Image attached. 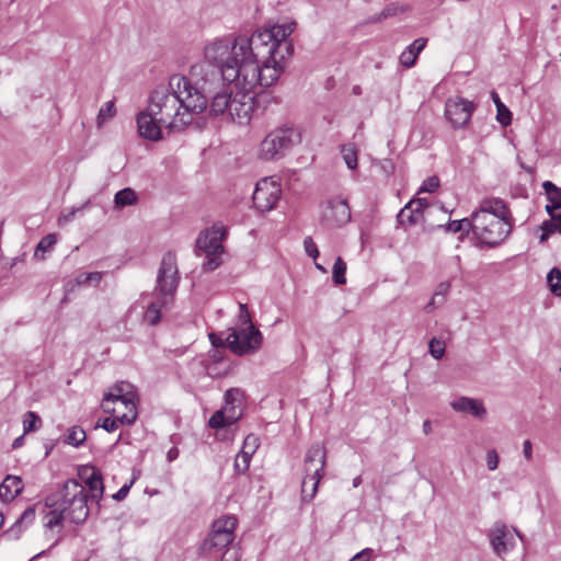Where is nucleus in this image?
I'll return each instance as SVG.
<instances>
[{
	"label": "nucleus",
	"instance_id": "obj_8",
	"mask_svg": "<svg viewBox=\"0 0 561 561\" xmlns=\"http://www.w3.org/2000/svg\"><path fill=\"white\" fill-rule=\"evenodd\" d=\"M325 449L319 444L312 445L305 458V477L301 482V497L311 501L318 491L319 482L324 473Z\"/></svg>",
	"mask_w": 561,
	"mask_h": 561
},
{
	"label": "nucleus",
	"instance_id": "obj_30",
	"mask_svg": "<svg viewBox=\"0 0 561 561\" xmlns=\"http://www.w3.org/2000/svg\"><path fill=\"white\" fill-rule=\"evenodd\" d=\"M56 236L53 233L43 237L36 245L34 256L36 259H43L44 253L53 249V247L56 244Z\"/></svg>",
	"mask_w": 561,
	"mask_h": 561
},
{
	"label": "nucleus",
	"instance_id": "obj_11",
	"mask_svg": "<svg viewBox=\"0 0 561 561\" xmlns=\"http://www.w3.org/2000/svg\"><path fill=\"white\" fill-rule=\"evenodd\" d=\"M239 89L233 94L228 116L239 125H248L257 110L256 93L254 88Z\"/></svg>",
	"mask_w": 561,
	"mask_h": 561
},
{
	"label": "nucleus",
	"instance_id": "obj_20",
	"mask_svg": "<svg viewBox=\"0 0 561 561\" xmlns=\"http://www.w3.org/2000/svg\"><path fill=\"white\" fill-rule=\"evenodd\" d=\"M23 491L22 479L18 476L8 474L0 484V500L11 502Z\"/></svg>",
	"mask_w": 561,
	"mask_h": 561
},
{
	"label": "nucleus",
	"instance_id": "obj_26",
	"mask_svg": "<svg viewBox=\"0 0 561 561\" xmlns=\"http://www.w3.org/2000/svg\"><path fill=\"white\" fill-rule=\"evenodd\" d=\"M341 154L348 169L355 170L357 168V149L355 144L343 145L341 147Z\"/></svg>",
	"mask_w": 561,
	"mask_h": 561
},
{
	"label": "nucleus",
	"instance_id": "obj_5",
	"mask_svg": "<svg viewBox=\"0 0 561 561\" xmlns=\"http://www.w3.org/2000/svg\"><path fill=\"white\" fill-rule=\"evenodd\" d=\"M473 236L480 245L495 248L512 231L513 217L507 205L501 198H484L474 210Z\"/></svg>",
	"mask_w": 561,
	"mask_h": 561
},
{
	"label": "nucleus",
	"instance_id": "obj_17",
	"mask_svg": "<svg viewBox=\"0 0 561 561\" xmlns=\"http://www.w3.org/2000/svg\"><path fill=\"white\" fill-rule=\"evenodd\" d=\"M136 122L140 137L151 141H158L162 138L161 128L164 127V125L160 124L156 116L151 114L147 108L137 115Z\"/></svg>",
	"mask_w": 561,
	"mask_h": 561
},
{
	"label": "nucleus",
	"instance_id": "obj_12",
	"mask_svg": "<svg viewBox=\"0 0 561 561\" xmlns=\"http://www.w3.org/2000/svg\"><path fill=\"white\" fill-rule=\"evenodd\" d=\"M282 190L279 184L267 178L256 183L253 192V204L255 208L262 213L270 211L274 208L280 198Z\"/></svg>",
	"mask_w": 561,
	"mask_h": 561
},
{
	"label": "nucleus",
	"instance_id": "obj_16",
	"mask_svg": "<svg viewBox=\"0 0 561 561\" xmlns=\"http://www.w3.org/2000/svg\"><path fill=\"white\" fill-rule=\"evenodd\" d=\"M489 538L494 553L499 557L506 554L515 545L512 533L502 523L494 524Z\"/></svg>",
	"mask_w": 561,
	"mask_h": 561
},
{
	"label": "nucleus",
	"instance_id": "obj_62",
	"mask_svg": "<svg viewBox=\"0 0 561 561\" xmlns=\"http://www.w3.org/2000/svg\"><path fill=\"white\" fill-rule=\"evenodd\" d=\"M23 440H24V435H22V436H20V437H18V438H15V439L13 440L12 448H19V447H21V446L23 445Z\"/></svg>",
	"mask_w": 561,
	"mask_h": 561
},
{
	"label": "nucleus",
	"instance_id": "obj_25",
	"mask_svg": "<svg viewBox=\"0 0 561 561\" xmlns=\"http://www.w3.org/2000/svg\"><path fill=\"white\" fill-rule=\"evenodd\" d=\"M491 98L497 108V115H496L497 121L503 126L510 125L511 121H512V113L510 112V110L501 102V99L495 91H492Z\"/></svg>",
	"mask_w": 561,
	"mask_h": 561
},
{
	"label": "nucleus",
	"instance_id": "obj_63",
	"mask_svg": "<svg viewBox=\"0 0 561 561\" xmlns=\"http://www.w3.org/2000/svg\"><path fill=\"white\" fill-rule=\"evenodd\" d=\"M362 483V477L360 476H357L353 479V486L354 488H358Z\"/></svg>",
	"mask_w": 561,
	"mask_h": 561
},
{
	"label": "nucleus",
	"instance_id": "obj_15",
	"mask_svg": "<svg viewBox=\"0 0 561 561\" xmlns=\"http://www.w3.org/2000/svg\"><path fill=\"white\" fill-rule=\"evenodd\" d=\"M227 229L222 224H214L210 228L202 231L196 240V248L204 254L208 252H224L222 240Z\"/></svg>",
	"mask_w": 561,
	"mask_h": 561
},
{
	"label": "nucleus",
	"instance_id": "obj_18",
	"mask_svg": "<svg viewBox=\"0 0 561 561\" xmlns=\"http://www.w3.org/2000/svg\"><path fill=\"white\" fill-rule=\"evenodd\" d=\"M79 477L85 482L91 495L89 499L99 503L103 496L104 484L102 473L94 467L85 466L79 469Z\"/></svg>",
	"mask_w": 561,
	"mask_h": 561
},
{
	"label": "nucleus",
	"instance_id": "obj_44",
	"mask_svg": "<svg viewBox=\"0 0 561 561\" xmlns=\"http://www.w3.org/2000/svg\"><path fill=\"white\" fill-rule=\"evenodd\" d=\"M225 359V351L224 350H217L211 348L208 352V358L205 360V363H215L222 365Z\"/></svg>",
	"mask_w": 561,
	"mask_h": 561
},
{
	"label": "nucleus",
	"instance_id": "obj_14",
	"mask_svg": "<svg viewBox=\"0 0 561 561\" xmlns=\"http://www.w3.org/2000/svg\"><path fill=\"white\" fill-rule=\"evenodd\" d=\"M351 220V208L346 199L333 197L321 213V221L328 228L341 227Z\"/></svg>",
	"mask_w": 561,
	"mask_h": 561
},
{
	"label": "nucleus",
	"instance_id": "obj_55",
	"mask_svg": "<svg viewBox=\"0 0 561 561\" xmlns=\"http://www.w3.org/2000/svg\"><path fill=\"white\" fill-rule=\"evenodd\" d=\"M523 455L526 460L530 461L533 458V445L529 439L524 440L523 443Z\"/></svg>",
	"mask_w": 561,
	"mask_h": 561
},
{
	"label": "nucleus",
	"instance_id": "obj_34",
	"mask_svg": "<svg viewBox=\"0 0 561 561\" xmlns=\"http://www.w3.org/2000/svg\"><path fill=\"white\" fill-rule=\"evenodd\" d=\"M423 215L420 213H415V208L407 205L403 209L400 210L398 215V220L401 224L409 222L410 225H415L422 218Z\"/></svg>",
	"mask_w": 561,
	"mask_h": 561
},
{
	"label": "nucleus",
	"instance_id": "obj_37",
	"mask_svg": "<svg viewBox=\"0 0 561 561\" xmlns=\"http://www.w3.org/2000/svg\"><path fill=\"white\" fill-rule=\"evenodd\" d=\"M115 103L114 101L106 102L99 111L98 125L102 126L107 119L115 115Z\"/></svg>",
	"mask_w": 561,
	"mask_h": 561
},
{
	"label": "nucleus",
	"instance_id": "obj_64",
	"mask_svg": "<svg viewBox=\"0 0 561 561\" xmlns=\"http://www.w3.org/2000/svg\"><path fill=\"white\" fill-rule=\"evenodd\" d=\"M221 411H225L226 414H239V412H237L236 409L231 410V405L228 407V411L226 410V407Z\"/></svg>",
	"mask_w": 561,
	"mask_h": 561
},
{
	"label": "nucleus",
	"instance_id": "obj_1",
	"mask_svg": "<svg viewBox=\"0 0 561 561\" xmlns=\"http://www.w3.org/2000/svg\"><path fill=\"white\" fill-rule=\"evenodd\" d=\"M295 23H284L242 34L216 38L204 47L203 60L191 67L193 91L202 94L211 115L230 112L231 84L249 89L273 85L294 53L289 36Z\"/></svg>",
	"mask_w": 561,
	"mask_h": 561
},
{
	"label": "nucleus",
	"instance_id": "obj_45",
	"mask_svg": "<svg viewBox=\"0 0 561 561\" xmlns=\"http://www.w3.org/2000/svg\"><path fill=\"white\" fill-rule=\"evenodd\" d=\"M304 247H305V251L306 253L312 257V259H317L318 255H319V250H318V247L317 244L314 243V241L312 240L311 237H306L305 240H304Z\"/></svg>",
	"mask_w": 561,
	"mask_h": 561
},
{
	"label": "nucleus",
	"instance_id": "obj_10",
	"mask_svg": "<svg viewBox=\"0 0 561 561\" xmlns=\"http://www.w3.org/2000/svg\"><path fill=\"white\" fill-rule=\"evenodd\" d=\"M227 348L234 355L244 356L256 353L263 343V335L253 324L230 329L226 336Z\"/></svg>",
	"mask_w": 561,
	"mask_h": 561
},
{
	"label": "nucleus",
	"instance_id": "obj_19",
	"mask_svg": "<svg viewBox=\"0 0 561 561\" xmlns=\"http://www.w3.org/2000/svg\"><path fill=\"white\" fill-rule=\"evenodd\" d=\"M451 408L457 412L469 413L476 417H483L486 413L482 401L468 397H460L450 403Z\"/></svg>",
	"mask_w": 561,
	"mask_h": 561
},
{
	"label": "nucleus",
	"instance_id": "obj_7",
	"mask_svg": "<svg viewBox=\"0 0 561 561\" xmlns=\"http://www.w3.org/2000/svg\"><path fill=\"white\" fill-rule=\"evenodd\" d=\"M300 141L301 131L299 128L294 126L277 128L262 140L260 156L266 161L279 159Z\"/></svg>",
	"mask_w": 561,
	"mask_h": 561
},
{
	"label": "nucleus",
	"instance_id": "obj_23",
	"mask_svg": "<svg viewBox=\"0 0 561 561\" xmlns=\"http://www.w3.org/2000/svg\"><path fill=\"white\" fill-rule=\"evenodd\" d=\"M242 416L241 410L239 414H226L225 411H216L208 420V425L211 428L218 430L228 425L234 424Z\"/></svg>",
	"mask_w": 561,
	"mask_h": 561
},
{
	"label": "nucleus",
	"instance_id": "obj_49",
	"mask_svg": "<svg viewBox=\"0 0 561 561\" xmlns=\"http://www.w3.org/2000/svg\"><path fill=\"white\" fill-rule=\"evenodd\" d=\"M121 414L116 415L115 417H105L101 424V427L105 430L106 432H114L118 427V423L121 421L118 420V416Z\"/></svg>",
	"mask_w": 561,
	"mask_h": 561
},
{
	"label": "nucleus",
	"instance_id": "obj_27",
	"mask_svg": "<svg viewBox=\"0 0 561 561\" xmlns=\"http://www.w3.org/2000/svg\"><path fill=\"white\" fill-rule=\"evenodd\" d=\"M547 283L550 288V291L557 296L561 297V270L558 267H552L547 275Z\"/></svg>",
	"mask_w": 561,
	"mask_h": 561
},
{
	"label": "nucleus",
	"instance_id": "obj_31",
	"mask_svg": "<svg viewBox=\"0 0 561 561\" xmlns=\"http://www.w3.org/2000/svg\"><path fill=\"white\" fill-rule=\"evenodd\" d=\"M346 263L342 257H337L333 265L332 279L336 285H344L346 283Z\"/></svg>",
	"mask_w": 561,
	"mask_h": 561
},
{
	"label": "nucleus",
	"instance_id": "obj_57",
	"mask_svg": "<svg viewBox=\"0 0 561 561\" xmlns=\"http://www.w3.org/2000/svg\"><path fill=\"white\" fill-rule=\"evenodd\" d=\"M130 490V485L124 484L115 494H113V499L116 501L124 500Z\"/></svg>",
	"mask_w": 561,
	"mask_h": 561
},
{
	"label": "nucleus",
	"instance_id": "obj_48",
	"mask_svg": "<svg viewBox=\"0 0 561 561\" xmlns=\"http://www.w3.org/2000/svg\"><path fill=\"white\" fill-rule=\"evenodd\" d=\"M209 341L211 343L213 348L221 350L227 347L226 337H222L221 334L210 333Z\"/></svg>",
	"mask_w": 561,
	"mask_h": 561
},
{
	"label": "nucleus",
	"instance_id": "obj_60",
	"mask_svg": "<svg viewBox=\"0 0 561 561\" xmlns=\"http://www.w3.org/2000/svg\"><path fill=\"white\" fill-rule=\"evenodd\" d=\"M391 15V10L389 8H386L383 9L379 14L378 16L374 18L371 21L373 22H377V21H381L382 19H386L388 16Z\"/></svg>",
	"mask_w": 561,
	"mask_h": 561
},
{
	"label": "nucleus",
	"instance_id": "obj_41",
	"mask_svg": "<svg viewBox=\"0 0 561 561\" xmlns=\"http://www.w3.org/2000/svg\"><path fill=\"white\" fill-rule=\"evenodd\" d=\"M251 458L242 454H238L234 459V472L237 474H243L249 470Z\"/></svg>",
	"mask_w": 561,
	"mask_h": 561
},
{
	"label": "nucleus",
	"instance_id": "obj_38",
	"mask_svg": "<svg viewBox=\"0 0 561 561\" xmlns=\"http://www.w3.org/2000/svg\"><path fill=\"white\" fill-rule=\"evenodd\" d=\"M446 345L442 340L433 337L428 343V352L435 359H440L445 355Z\"/></svg>",
	"mask_w": 561,
	"mask_h": 561
},
{
	"label": "nucleus",
	"instance_id": "obj_50",
	"mask_svg": "<svg viewBox=\"0 0 561 561\" xmlns=\"http://www.w3.org/2000/svg\"><path fill=\"white\" fill-rule=\"evenodd\" d=\"M499 455L494 449L486 453V466L489 470H495L499 466Z\"/></svg>",
	"mask_w": 561,
	"mask_h": 561
},
{
	"label": "nucleus",
	"instance_id": "obj_32",
	"mask_svg": "<svg viewBox=\"0 0 561 561\" xmlns=\"http://www.w3.org/2000/svg\"><path fill=\"white\" fill-rule=\"evenodd\" d=\"M42 424L41 417L33 411H28L23 416L24 434L36 431Z\"/></svg>",
	"mask_w": 561,
	"mask_h": 561
},
{
	"label": "nucleus",
	"instance_id": "obj_36",
	"mask_svg": "<svg viewBox=\"0 0 561 561\" xmlns=\"http://www.w3.org/2000/svg\"><path fill=\"white\" fill-rule=\"evenodd\" d=\"M259 446H260L259 437L254 434H249L244 438L242 449L239 453L247 457L252 458V456L254 455V453L256 451Z\"/></svg>",
	"mask_w": 561,
	"mask_h": 561
},
{
	"label": "nucleus",
	"instance_id": "obj_3",
	"mask_svg": "<svg viewBox=\"0 0 561 561\" xmlns=\"http://www.w3.org/2000/svg\"><path fill=\"white\" fill-rule=\"evenodd\" d=\"M88 501L85 488L78 480L68 479L44 500L47 508L44 515L45 527H62L66 519L77 525L84 523L89 516Z\"/></svg>",
	"mask_w": 561,
	"mask_h": 561
},
{
	"label": "nucleus",
	"instance_id": "obj_52",
	"mask_svg": "<svg viewBox=\"0 0 561 561\" xmlns=\"http://www.w3.org/2000/svg\"><path fill=\"white\" fill-rule=\"evenodd\" d=\"M425 45V38H417L412 44H410L405 49L411 50V53H415V56L417 57V55L424 49Z\"/></svg>",
	"mask_w": 561,
	"mask_h": 561
},
{
	"label": "nucleus",
	"instance_id": "obj_33",
	"mask_svg": "<svg viewBox=\"0 0 561 561\" xmlns=\"http://www.w3.org/2000/svg\"><path fill=\"white\" fill-rule=\"evenodd\" d=\"M35 517V510L33 507H27L19 517V519L14 523L8 534H14L15 538H19V533L21 530V524L26 522L31 523Z\"/></svg>",
	"mask_w": 561,
	"mask_h": 561
},
{
	"label": "nucleus",
	"instance_id": "obj_47",
	"mask_svg": "<svg viewBox=\"0 0 561 561\" xmlns=\"http://www.w3.org/2000/svg\"><path fill=\"white\" fill-rule=\"evenodd\" d=\"M239 322L240 325L253 324L245 304H239Z\"/></svg>",
	"mask_w": 561,
	"mask_h": 561
},
{
	"label": "nucleus",
	"instance_id": "obj_35",
	"mask_svg": "<svg viewBox=\"0 0 561 561\" xmlns=\"http://www.w3.org/2000/svg\"><path fill=\"white\" fill-rule=\"evenodd\" d=\"M224 252H208L205 254V261L202 265L204 272H211L218 268L222 261L221 255Z\"/></svg>",
	"mask_w": 561,
	"mask_h": 561
},
{
	"label": "nucleus",
	"instance_id": "obj_40",
	"mask_svg": "<svg viewBox=\"0 0 561 561\" xmlns=\"http://www.w3.org/2000/svg\"><path fill=\"white\" fill-rule=\"evenodd\" d=\"M449 287H450L449 283H445V282L440 283L437 286V288L432 297V301L427 305L426 308L434 306L436 302L437 304L444 302L445 296L448 293Z\"/></svg>",
	"mask_w": 561,
	"mask_h": 561
},
{
	"label": "nucleus",
	"instance_id": "obj_58",
	"mask_svg": "<svg viewBox=\"0 0 561 561\" xmlns=\"http://www.w3.org/2000/svg\"><path fill=\"white\" fill-rule=\"evenodd\" d=\"M466 219H467V224L463 225V230L461 232H465L466 234H468L470 231L473 232V226L476 224L474 211L471 214L470 218H466Z\"/></svg>",
	"mask_w": 561,
	"mask_h": 561
},
{
	"label": "nucleus",
	"instance_id": "obj_53",
	"mask_svg": "<svg viewBox=\"0 0 561 561\" xmlns=\"http://www.w3.org/2000/svg\"><path fill=\"white\" fill-rule=\"evenodd\" d=\"M374 550L370 548H365L358 553H356L350 561H369L373 557Z\"/></svg>",
	"mask_w": 561,
	"mask_h": 561
},
{
	"label": "nucleus",
	"instance_id": "obj_59",
	"mask_svg": "<svg viewBox=\"0 0 561 561\" xmlns=\"http://www.w3.org/2000/svg\"><path fill=\"white\" fill-rule=\"evenodd\" d=\"M179 454H180V453H179V449H178L176 447H172V448H170V449L168 450V453H167V460H168L169 462L174 461L175 459H178Z\"/></svg>",
	"mask_w": 561,
	"mask_h": 561
},
{
	"label": "nucleus",
	"instance_id": "obj_24",
	"mask_svg": "<svg viewBox=\"0 0 561 561\" xmlns=\"http://www.w3.org/2000/svg\"><path fill=\"white\" fill-rule=\"evenodd\" d=\"M137 202L136 193L130 187H125L118 191L114 196V204L116 207H125L134 205Z\"/></svg>",
	"mask_w": 561,
	"mask_h": 561
},
{
	"label": "nucleus",
	"instance_id": "obj_43",
	"mask_svg": "<svg viewBox=\"0 0 561 561\" xmlns=\"http://www.w3.org/2000/svg\"><path fill=\"white\" fill-rule=\"evenodd\" d=\"M439 187V179L436 175L427 178L417 193H433Z\"/></svg>",
	"mask_w": 561,
	"mask_h": 561
},
{
	"label": "nucleus",
	"instance_id": "obj_42",
	"mask_svg": "<svg viewBox=\"0 0 561 561\" xmlns=\"http://www.w3.org/2000/svg\"><path fill=\"white\" fill-rule=\"evenodd\" d=\"M90 205V201L88 199L87 202H84L81 206L79 207H75L72 208L70 211H68L67 214H61L60 217L58 218V222L59 225H62V224H67V222H70L71 220H73V218L76 217L77 214L79 213H83V210Z\"/></svg>",
	"mask_w": 561,
	"mask_h": 561
},
{
	"label": "nucleus",
	"instance_id": "obj_46",
	"mask_svg": "<svg viewBox=\"0 0 561 561\" xmlns=\"http://www.w3.org/2000/svg\"><path fill=\"white\" fill-rule=\"evenodd\" d=\"M416 58L415 53L404 49L400 55V62L405 68H410L415 64Z\"/></svg>",
	"mask_w": 561,
	"mask_h": 561
},
{
	"label": "nucleus",
	"instance_id": "obj_4",
	"mask_svg": "<svg viewBox=\"0 0 561 561\" xmlns=\"http://www.w3.org/2000/svg\"><path fill=\"white\" fill-rule=\"evenodd\" d=\"M180 285V273L175 253L169 251L163 254L160 262L154 289L151 294L144 293L141 298L147 302L146 310L142 316L144 322L149 325H157L161 318L162 311L173 307L175 295Z\"/></svg>",
	"mask_w": 561,
	"mask_h": 561
},
{
	"label": "nucleus",
	"instance_id": "obj_22",
	"mask_svg": "<svg viewBox=\"0 0 561 561\" xmlns=\"http://www.w3.org/2000/svg\"><path fill=\"white\" fill-rule=\"evenodd\" d=\"M549 216H550V219L545 220L540 225V229H541L542 233L539 237V241L541 243L546 242L549 239V237L553 233L561 234V210L559 211V214H552Z\"/></svg>",
	"mask_w": 561,
	"mask_h": 561
},
{
	"label": "nucleus",
	"instance_id": "obj_29",
	"mask_svg": "<svg viewBox=\"0 0 561 561\" xmlns=\"http://www.w3.org/2000/svg\"><path fill=\"white\" fill-rule=\"evenodd\" d=\"M243 393L240 389L231 388L225 393L226 410L231 405V410L240 408L242 404Z\"/></svg>",
	"mask_w": 561,
	"mask_h": 561
},
{
	"label": "nucleus",
	"instance_id": "obj_2",
	"mask_svg": "<svg viewBox=\"0 0 561 561\" xmlns=\"http://www.w3.org/2000/svg\"><path fill=\"white\" fill-rule=\"evenodd\" d=\"M193 90L192 78L173 75L167 87L151 92L147 110L170 131H181L193 122V114L205 111V100Z\"/></svg>",
	"mask_w": 561,
	"mask_h": 561
},
{
	"label": "nucleus",
	"instance_id": "obj_21",
	"mask_svg": "<svg viewBox=\"0 0 561 561\" xmlns=\"http://www.w3.org/2000/svg\"><path fill=\"white\" fill-rule=\"evenodd\" d=\"M542 188L549 202V204L546 205V211L549 215L559 214V211H561V188L551 181H545Z\"/></svg>",
	"mask_w": 561,
	"mask_h": 561
},
{
	"label": "nucleus",
	"instance_id": "obj_39",
	"mask_svg": "<svg viewBox=\"0 0 561 561\" xmlns=\"http://www.w3.org/2000/svg\"><path fill=\"white\" fill-rule=\"evenodd\" d=\"M228 365H219L215 363H205L206 374L213 378L225 376L228 373Z\"/></svg>",
	"mask_w": 561,
	"mask_h": 561
},
{
	"label": "nucleus",
	"instance_id": "obj_28",
	"mask_svg": "<svg viewBox=\"0 0 561 561\" xmlns=\"http://www.w3.org/2000/svg\"><path fill=\"white\" fill-rule=\"evenodd\" d=\"M85 438H87V435L82 427L72 426L68 430V434L65 439V443L78 447L85 440Z\"/></svg>",
	"mask_w": 561,
	"mask_h": 561
},
{
	"label": "nucleus",
	"instance_id": "obj_56",
	"mask_svg": "<svg viewBox=\"0 0 561 561\" xmlns=\"http://www.w3.org/2000/svg\"><path fill=\"white\" fill-rule=\"evenodd\" d=\"M102 278L101 273L99 272H91L84 275L83 283H99ZM82 283V280H80Z\"/></svg>",
	"mask_w": 561,
	"mask_h": 561
},
{
	"label": "nucleus",
	"instance_id": "obj_9",
	"mask_svg": "<svg viewBox=\"0 0 561 561\" xmlns=\"http://www.w3.org/2000/svg\"><path fill=\"white\" fill-rule=\"evenodd\" d=\"M136 393L133 391V386L129 382H117L112 391L106 393L103 399V409L106 413H116V408H110V403H119L124 407L126 412L118 416L121 424L130 425L137 419L136 409Z\"/></svg>",
	"mask_w": 561,
	"mask_h": 561
},
{
	"label": "nucleus",
	"instance_id": "obj_51",
	"mask_svg": "<svg viewBox=\"0 0 561 561\" xmlns=\"http://www.w3.org/2000/svg\"><path fill=\"white\" fill-rule=\"evenodd\" d=\"M467 224V219L451 220L446 226V231L450 233H457L463 230V225Z\"/></svg>",
	"mask_w": 561,
	"mask_h": 561
},
{
	"label": "nucleus",
	"instance_id": "obj_6",
	"mask_svg": "<svg viewBox=\"0 0 561 561\" xmlns=\"http://www.w3.org/2000/svg\"><path fill=\"white\" fill-rule=\"evenodd\" d=\"M238 520L234 516H224L213 523L211 530L201 546V553L206 557H220L221 561H228V547L234 540V530Z\"/></svg>",
	"mask_w": 561,
	"mask_h": 561
},
{
	"label": "nucleus",
	"instance_id": "obj_61",
	"mask_svg": "<svg viewBox=\"0 0 561 561\" xmlns=\"http://www.w3.org/2000/svg\"><path fill=\"white\" fill-rule=\"evenodd\" d=\"M431 432H432L431 422L428 420H426V421L423 422V433L425 435H428Z\"/></svg>",
	"mask_w": 561,
	"mask_h": 561
},
{
	"label": "nucleus",
	"instance_id": "obj_13",
	"mask_svg": "<svg viewBox=\"0 0 561 561\" xmlns=\"http://www.w3.org/2000/svg\"><path fill=\"white\" fill-rule=\"evenodd\" d=\"M476 104L460 96L449 98L445 104V116L455 129L465 127L471 119Z\"/></svg>",
	"mask_w": 561,
	"mask_h": 561
},
{
	"label": "nucleus",
	"instance_id": "obj_54",
	"mask_svg": "<svg viewBox=\"0 0 561 561\" xmlns=\"http://www.w3.org/2000/svg\"><path fill=\"white\" fill-rule=\"evenodd\" d=\"M408 205L414 207L415 213L423 215V210L427 207L428 203L425 198H417L415 201H411Z\"/></svg>",
	"mask_w": 561,
	"mask_h": 561
}]
</instances>
